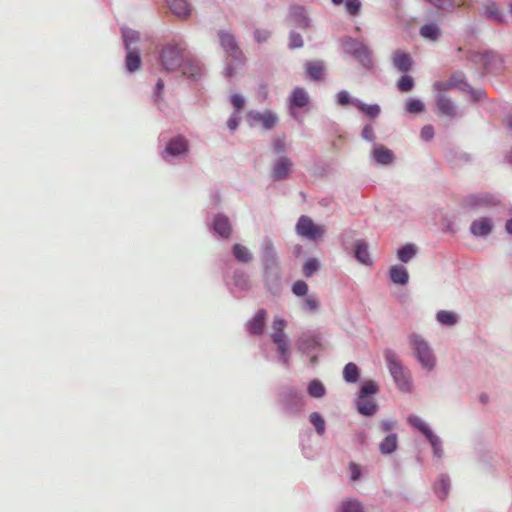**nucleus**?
<instances>
[{
  "label": "nucleus",
  "instance_id": "38",
  "mask_svg": "<svg viewBox=\"0 0 512 512\" xmlns=\"http://www.w3.org/2000/svg\"><path fill=\"white\" fill-rule=\"evenodd\" d=\"M121 35L123 40V46L125 50H135L137 47L133 46L140 40V34L138 31L133 30L129 27L121 28Z\"/></svg>",
  "mask_w": 512,
  "mask_h": 512
},
{
  "label": "nucleus",
  "instance_id": "51",
  "mask_svg": "<svg viewBox=\"0 0 512 512\" xmlns=\"http://www.w3.org/2000/svg\"><path fill=\"white\" fill-rule=\"evenodd\" d=\"M311 431H309L306 435H300V446L302 455L308 459L313 460L316 457V451L310 445Z\"/></svg>",
  "mask_w": 512,
  "mask_h": 512
},
{
  "label": "nucleus",
  "instance_id": "23",
  "mask_svg": "<svg viewBox=\"0 0 512 512\" xmlns=\"http://www.w3.org/2000/svg\"><path fill=\"white\" fill-rule=\"evenodd\" d=\"M351 253L356 261H358L360 264L365 266H372L373 261L370 257L369 245L366 240H355L352 244Z\"/></svg>",
  "mask_w": 512,
  "mask_h": 512
},
{
  "label": "nucleus",
  "instance_id": "14",
  "mask_svg": "<svg viewBox=\"0 0 512 512\" xmlns=\"http://www.w3.org/2000/svg\"><path fill=\"white\" fill-rule=\"evenodd\" d=\"M260 273L265 292L272 297H279L284 290L283 268L263 270Z\"/></svg>",
  "mask_w": 512,
  "mask_h": 512
},
{
  "label": "nucleus",
  "instance_id": "28",
  "mask_svg": "<svg viewBox=\"0 0 512 512\" xmlns=\"http://www.w3.org/2000/svg\"><path fill=\"white\" fill-rule=\"evenodd\" d=\"M393 65L394 67L402 72L408 73L412 70L413 67V59L408 52L402 50H396L393 53Z\"/></svg>",
  "mask_w": 512,
  "mask_h": 512
},
{
  "label": "nucleus",
  "instance_id": "53",
  "mask_svg": "<svg viewBox=\"0 0 512 512\" xmlns=\"http://www.w3.org/2000/svg\"><path fill=\"white\" fill-rule=\"evenodd\" d=\"M309 422L315 428L316 433L322 436L326 432V421L319 412H312L309 415Z\"/></svg>",
  "mask_w": 512,
  "mask_h": 512
},
{
  "label": "nucleus",
  "instance_id": "59",
  "mask_svg": "<svg viewBox=\"0 0 512 512\" xmlns=\"http://www.w3.org/2000/svg\"><path fill=\"white\" fill-rule=\"evenodd\" d=\"M304 45L303 38L300 33L291 30L289 33L288 48L291 50L302 48Z\"/></svg>",
  "mask_w": 512,
  "mask_h": 512
},
{
  "label": "nucleus",
  "instance_id": "46",
  "mask_svg": "<svg viewBox=\"0 0 512 512\" xmlns=\"http://www.w3.org/2000/svg\"><path fill=\"white\" fill-rule=\"evenodd\" d=\"M356 109L360 113L365 115L367 118H369L370 120L377 119L381 114V107L379 104H377V103L368 104V103H365L364 101H362L361 99H360Z\"/></svg>",
  "mask_w": 512,
  "mask_h": 512
},
{
  "label": "nucleus",
  "instance_id": "34",
  "mask_svg": "<svg viewBox=\"0 0 512 512\" xmlns=\"http://www.w3.org/2000/svg\"><path fill=\"white\" fill-rule=\"evenodd\" d=\"M355 407L357 412L364 417H372L379 410V405L373 399H355Z\"/></svg>",
  "mask_w": 512,
  "mask_h": 512
},
{
  "label": "nucleus",
  "instance_id": "8",
  "mask_svg": "<svg viewBox=\"0 0 512 512\" xmlns=\"http://www.w3.org/2000/svg\"><path fill=\"white\" fill-rule=\"evenodd\" d=\"M407 423L423 434L432 448L434 458L441 459L444 455L442 447L443 442L442 439L433 431L430 425L415 414H410L407 417Z\"/></svg>",
  "mask_w": 512,
  "mask_h": 512
},
{
  "label": "nucleus",
  "instance_id": "3",
  "mask_svg": "<svg viewBox=\"0 0 512 512\" xmlns=\"http://www.w3.org/2000/svg\"><path fill=\"white\" fill-rule=\"evenodd\" d=\"M187 44L182 38H173L163 45L159 52V63L168 72L180 69L186 56Z\"/></svg>",
  "mask_w": 512,
  "mask_h": 512
},
{
  "label": "nucleus",
  "instance_id": "37",
  "mask_svg": "<svg viewBox=\"0 0 512 512\" xmlns=\"http://www.w3.org/2000/svg\"><path fill=\"white\" fill-rule=\"evenodd\" d=\"M342 377L347 384H356L361 379V369L354 362H348L342 371Z\"/></svg>",
  "mask_w": 512,
  "mask_h": 512
},
{
  "label": "nucleus",
  "instance_id": "64",
  "mask_svg": "<svg viewBox=\"0 0 512 512\" xmlns=\"http://www.w3.org/2000/svg\"><path fill=\"white\" fill-rule=\"evenodd\" d=\"M435 130L430 124L424 125L420 131V137L423 141L429 142L434 138Z\"/></svg>",
  "mask_w": 512,
  "mask_h": 512
},
{
  "label": "nucleus",
  "instance_id": "45",
  "mask_svg": "<svg viewBox=\"0 0 512 512\" xmlns=\"http://www.w3.org/2000/svg\"><path fill=\"white\" fill-rule=\"evenodd\" d=\"M320 301L315 294H308L300 301V308L305 313L315 314L320 309Z\"/></svg>",
  "mask_w": 512,
  "mask_h": 512
},
{
  "label": "nucleus",
  "instance_id": "11",
  "mask_svg": "<svg viewBox=\"0 0 512 512\" xmlns=\"http://www.w3.org/2000/svg\"><path fill=\"white\" fill-rule=\"evenodd\" d=\"M270 339L275 345V352L278 362L288 368L291 358V341L285 333V328L272 327Z\"/></svg>",
  "mask_w": 512,
  "mask_h": 512
},
{
  "label": "nucleus",
  "instance_id": "16",
  "mask_svg": "<svg viewBox=\"0 0 512 512\" xmlns=\"http://www.w3.org/2000/svg\"><path fill=\"white\" fill-rule=\"evenodd\" d=\"M287 21L295 28L300 30H309L313 26V19L306 6L300 4H292L288 8Z\"/></svg>",
  "mask_w": 512,
  "mask_h": 512
},
{
  "label": "nucleus",
  "instance_id": "20",
  "mask_svg": "<svg viewBox=\"0 0 512 512\" xmlns=\"http://www.w3.org/2000/svg\"><path fill=\"white\" fill-rule=\"evenodd\" d=\"M478 460L483 465L485 471L494 473L500 467L503 461L502 457L491 450L481 449L478 451Z\"/></svg>",
  "mask_w": 512,
  "mask_h": 512
},
{
  "label": "nucleus",
  "instance_id": "27",
  "mask_svg": "<svg viewBox=\"0 0 512 512\" xmlns=\"http://www.w3.org/2000/svg\"><path fill=\"white\" fill-rule=\"evenodd\" d=\"M432 490L440 501H445L451 490V480L448 474L441 473L433 483Z\"/></svg>",
  "mask_w": 512,
  "mask_h": 512
},
{
  "label": "nucleus",
  "instance_id": "61",
  "mask_svg": "<svg viewBox=\"0 0 512 512\" xmlns=\"http://www.w3.org/2000/svg\"><path fill=\"white\" fill-rule=\"evenodd\" d=\"M356 236V231L353 229H345L340 235V242L342 247L347 250L349 246L353 244V240Z\"/></svg>",
  "mask_w": 512,
  "mask_h": 512
},
{
  "label": "nucleus",
  "instance_id": "25",
  "mask_svg": "<svg viewBox=\"0 0 512 512\" xmlns=\"http://www.w3.org/2000/svg\"><path fill=\"white\" fill-rule=\"evenodd\" d=\"M248 117L256 122H260L265 130H271L279 121L277 114L271 110L264 112L251 110Z\"/></svg>",
  "mask_w": 512,
  "mask_h": 512
},
{
  "label": "nucleus",
  "instance_id": "50",
  "mask_svg": "<svg viewBox=\"0 0 512 512\" xmlns=\"http://www.w3.org/2000/svg\"><path fill=\"white\" fill-rule=\"evenodd\" d=\"M405 111L411 115H418L425 111L424 102L416 97H410L405 101Z\"/></svg>",
  "mask_w": 512,
  "mask_h": 512
},
{
  "label": "nucleus",
  "instance_id": "41",
  "mask_svg": "<svg viewBox=\"0 0 512 512\" xmlns=\"http://www.w3.org/2000/svg\"><path fill=\"white\" fill-rule=\"evenodd\" d=\"M419 34L424 39L430 41H437L441 37L442 31L437 23L430 22L420 27Z\"/></svg>",
  "mask_w": 512,
  "mask_h": 512
},
{
  "label": "nucleus",
  "instance_id": "9",
  "mask_svg": "<svg viewBox=\"0 0 512 512\" xmlns=\"http://www.w3.org/2000/svg\"><path fill=\"white\" fill-rule=\"evenodd\" d=\"M207 226L209 231L218 240H229L233 233V226L230 218L223 212L206 213Z\"/></svg>",
  "mask_w": 512,
  "mask_h": 512
},
{
  "label": "nucleus",
  "instance_id": "29",
  "mask_svg": "<svg viewBox=\"0 0 512 512\" xmlns=\"http://www.w3.org/2000/svg\"><path fill=\"white\" fill-rule=\"evenodd\" d=\"M125 71L133 74L142 66V57L139 49L125 50Z\"/></svg>",
  "mask_w": 512,
  "mask_h": 512
},
{
  "label": "nucleus",
  "instance_id": "5",
  "mask_svg": "<svg viewBox=\"0 0 512 512\" xmlns=\"http://www.w3.org/2000/svg\"><path fill=\"white\" fill-rule=\"evenodd\" d=\"M408 339L413 356L423 369L432 371L436 366V357L429 343L417 333H411Z\"/></svg>",
  "mask_w": 512,
  "mask_h": 512
},
{
  "label": "nucleus",
  "instance_id": "36",
  "mask_svg": "<svg viewBox=\"0 0 512 512\" xmlns=\"http://www.w3.org/2000/svg\"><path fill=\"white\" fill-rule=\"evenodd\" d=\"M171 12L179 18L186 19L191 14V8L187 0H166Z\"/></svg>",
  "mask_w": 512,
  "mask_h": 512
},
{
  "label": "nucleus",
  "instance_id": "33",
  "mask_svg": "<svg viewBox=\"0 0 512 512\" xmlns=\"http://www.w3.org/2000/svg\"><path fill=\"white\" fill-rule=\"evenodd\" d=\"M325 64L321 60L307 61L305 63V72L309 80L320 81L323 78Z\"/></svg>",
  "mask_w": 512,
  "mask_h": 512
},
{
  "label": "nucleus",
  "instance_id": "42",
  "mask_svg": "<svg viewBox=\"0 0 512 512\" xmlns=\"http://www.w3.org/2000/svg\"><path fill=\"white\" fill-rule=\"evenodd\" d=\"M293 163L294 162H275L271 173L272 180L278 182L286 179L289 172L292 170Z\"/></svg>",
  "mask_w": 512,
  "mask_h": 512
},
{
  "label": "nucleus",
  "instance_id": "26",
  "mask_svg": "<svg viewBox=\"0 0 512 512\" xmlns=\"http://www.w3.org/2000/svg\"><path fill=\"white\" fill-rule=\"evenodd\" d=\"M388 278L391 283L406 286L409 283V272L403 264H394L389 267Z\"/></svg>",
  "mask_w": 512,
  "mask_h": 512
},
{
  "label": "nucleus",
  "instance_id": "62",
  "mask_svg": "<svg viewBox=\"0 0 512 512\" xmlns=\"http://www.w3.org/2000/svg\"><path fill=\"white\" fill-rule=\"evenodd\" d=\"M345 10L352 16L358 15L361 11L362 3L360 0H344Z\"/></svg>",
  "mask_w": 512,
  "mask_h": 512
},
{
  "label": "nucleus",
  "instance_id": "6",
  "mask_svg": "<svg viewBox=\"0 0 512 512\" xmlns=\"http://www.w3.org/2000/svg\"><path fill=\"white\" fill-rule=\"evenodd\" d=\"M298 352L309 357L310 366L318 364V355L322 350V336L318 332H304L296 340Z\"/></svg>",
  "mask_w": 512,
  "mask_h": 512
},
{
  "label": "nucleus",
  "instance_id": "22",
  "mask_svg": "<svg viewBox=\"0 0 512 512\" xmlns=\"http://www.w3.org/2000/svg\"><path fill=\"white\" fill-rule=\"evenodd\" d=\"M494 228L493 221L488 216H482L472 221L470 225V233L477 238H486Z\"/></svg>",
  "mask_w": 512,
  "mask_h": 512
},
{
  "label": "nucleus",
  "instance_id": "10",
  "mask_svg": "<svg viewBox=\"0 0 512 512\" xmlns=\"http://www.w3.org/2000/svg\"><path fill=\"white\" fill-rule=\"evenodd\" d=\"M260 271L282 268L278 251L273 240L264 236L259 245Z\"/></svg>",
  "mask_w": 512,
  "mask_h": 512
},
{
  "label": "nucleus",
  "instance_id": "54",
  "mask_svg": "<svg viewBox=\"0 0 512 512\" xmlns=\"http://www.w3.org/2000/svg\"><path fill=\"white\" fill-rule=\"evenodd\" d=\"M309 164L311 166L308 168V170L317 177H324L328 175L332 170L330 162H309Z\"/></svg>",
  "mask_w": 512,
  "mask_h": 512
},
{
  "label": "nucleus",
  "instance_id": "7",
  "mask_svg": "<svg viewBox=\"0 0 512 512\" xmlns=\"http://www.w3.org/2000/svg\"><path fill=\"white\" fill-rule=\"evenodd\" d=\"M343 51L353 57L361 66L370 69L372 63V52L366 44L351 36H345L341 40Z\"/></svg>",
  "mask_w": 512,
  "mask_h": 512
},
{
  "label": "nucleus",
  "instance_id": "48",
  "mask_svg": "<svg viewBox=\"0 0 512 512\" xmlns=\"http://www.w3.org/2000/svg\"><path fill=\"white\" fill-rule=\"evenodd\" d=\"M482 14L487 19H492L498 24L506 23L505 15L498 9L497 5L494 2L485 6Z\"/></svg>",
  "mask_w": 512,
  "mask_h": 512
},
{
  "label": "nucleus",
  "instance_id": "56",
  "mask_svg": "<svg viewBox=\"0 0 512 512\" xmlns=\"http://www.w3.org/2000/svg\"><path fill=\"white\" fill-rule=\"evenodd\" d=\"M291 291L296 297L303 298L308 295L309 286L304 280L298 279L293 282Z\"/></svg>",
  "mask_w": 512,
  "mask_h": 512
},
{
  "label": "nucleus",
  "instance_id": "13",
  "mask_svg": "<svg viewBox=\"0 0 512 512\" xmlns=\"http://www.w3.org/2000/svg\"><path fill=\"white\" fill-rule=\"evenodd\" d=\"M217 34L219 45L224 50L225 54L229 56L236 65H244L245 56L238 45L236 37L226 30H219Z\"/></svg>",
  "mask_w": 512,
  "mask_h": 512
},
{
  "label": "nucleus",
  "instance_id": "18",
  "mask_svg": "<svg viewBox=\"0 0 512 512\" xmlns=\"http://www.w3.org/2000/svg\"><path fill=\"white\" fill-rule=\"evenodd\" d=\"M179 70L191 82L200 81L205 74L204 65L195 57L189 56H186Z\"/></svg>",
  "mask_w": 512,
  "mask_h": 512
},
{
  "label": "nucleus",
  "instance_id": "35",
  "mask_svg": "<svg viewBox=\"0 0 512 512\" xmlns=\"http://www.w3.org/2000/svg\"><path fill=\"white\" fill-rule=\"evenodd\" d=\"M436 106L439 113L448 117L456 116V105L452 99L444 94H438L436 97Z\"/></svg>",
  "mask_w": 512,
  "mask_h": 512
},
{
  "label": "nucleus",
  "instance_id": "40",
  "mask_svg": "<svg viewBox=\"0 0 512 512\" xmlns=\"http://www.w3.org/2000/svg\"><path fill=\"white\" fill-rule=\"evenodd\" d=\"M306 392L311 398L321 399L326 396L327 389L320 379L314 378L308 382Z\"/></svg>",
  "mask_w": 512,
  "mask_h": 512
},
{
  "label": "nucleus",
  "instance_id": "55",
  "mask_svg": "<svg viewBox=\"0 0 512 512\" xmlns=\"http://www.w3.org/2000/svg\"><path fill=\"white\" fill-rule=\"evenodd\" d=\"M415 86V81L412 76L404 73L396 82V87L400 92H410Z\"/></svg>",
  "mask_w": 512,
  "mask_h": 512
},
{
  "label": "nucleus",
  "instance_id": "19",
  "mask_svg": "<svg viewBox=\"0 0 512 512\" xmlns=\"http://www.w3.org/2000/svg\"><path fill=\"white\" fill-rule=\"evenodd\" d=\"M310 102L309 95L307 91L302 87H296L292 90L288 97V107L291 117L297 119L298 113L296 112V108H303L307 106Z\"/></svg>",
  "mask_w": 512,
  "mask_h": 512
},
{
  "label": "nucleus",
  "instance_id": "24",
  "mask_svg": "<svg viewBox=\"0 0 512 512\" xmlns=\"http://www.w3.org/2000/svg\"><path fill=\"white\" fill-rule=\"evenodd\" d=\"M189 150V143L182 135L172 137L166 144L164 152L172 157H178L186 154Z\"/></svg>",
  "mask_w": 512,
  "mask_h": 512
},
{
  "label": "nucleus",
  "instance_id": "32",
  "mask_svg": "<svg viewBox=\"0 0 512 512\" xmlns=\"http://www.w3.org/2000/svg\"><path fill=\"white\" fill-rule=\"evenodd\" d=\"M419 252V248L415 243L407 242L400 245L396 250V257L401 263L410 262Z\"/></svg>",
  "mask_w": 512,
  "mask_h": 512
},
{
  "label": "nucleus",
  "instance_id": "63",
  "mask_svg": "<svg viewBox=\"0 0 512 512\" xmlns=\"http://www.w3.org/2000/svg\"><path fill=\"white\" fill-rule=\"evenodd\" d=\"M230 102L234 106L235 112L239 113L243 109L246 100L241 94L234 93L230 97Z\"/></svg>",
  "mask_w": 512,
  "mask_h": 512
},
{
  "label": "nucleus",
  "instance_id": "30",
  "mask_svg": "<svg viewBox=\"0 0 512 512\" xmlns=\"http://www.w3.org/2000/svg\"><path fill=\"white\" fill-rule=\"evenodd\" d=\"M380 391V387L375 380L365 379L361 382L356 399H372Z\"/></svg>",
  "mask_w": 512,
  "mask_h": 512
},
{
  "label": "nucleus",
  "instance_id": "31",
  "mask_svg": "<svg viewBox=\"0 0 512 512\" xmlns=\"http://www.w3.org/2000/svg\"><path fill=\"white\" fill-rule=\"evenodd\" d=\"M230 252L235 261L240 264H249L253 260V253L243 244L234 243Z\"/></svg>",
  "mask_w": 512,
  "mask_h": 512
},
{
  "label": "nucleus",
  "instance_id": "4",
  "mask_svg": "<svg viewBox=\"0 0 512 512\" xmlns=\"http://www.w3.org/2000/svg\"><path fill=\"white\" fill-rule=\"evenodd\" d=\"M384 359L391 377L397 388L403 393H410L413 389V382L410 372L404 367L391 349L384 351Z\"/></svg>",
  "mask_w": 512,
  "mask_h": 512
},
{
  "label": "nucleus",
  "instance_id": "1",
  "mask_svg": "<svg viewBox=\"0 0 512 512\" xmlns=\"http://www.w3.org/2000/svg\"><path fill=\"white\" fill-rule=\"evenodd\" d=\"M222 281L234 299H242L252 289L250 275L241 267H233L228 257L219 260Z\"/></svg>",
  "mask_w": 512,
  "mask_h": 512
},
{
  "label": "nucleus",
  "instance_id": "52",
  "mask_svg": "<svg viewBox=\"0 0 512 512\" xmlns=\"http://www.w3.org/2000/svg\"><path fill=\"white\" fill-rule=\"evenodd\" d=\"M372 160H394V152L382 144H374Z\"/></svg>",
  "mask_w": 512,
  "mask_h": 512
},
{
  "label": "nucleus",
  "instance_id": "12",
  "mask_svg": "<svg viewBox=\"0 0 512 512\" xmlns=\"http://www.w3.org/2000/svg\"><path fill=\"white\" fill-rule=\"evenodd\" d=\"M295 231L298 236L312 242L321 240L325 234V229L322 225L317 224L311 217L301 215L296 223Z\"/></svg>",
  "mask_w": 512,
  "mask_h": 512
},
{
  "label": "nucleus",
  "instance_id": "60",
  "mask_svg": "<svg viewBox=\"0 0 512 512\" xmlns=\"http://www.w3.org/2000/svg\"><path fill=\"white\" fill-rule=\"evenodd\" d=\"M273 151L278 155L277 160H289L286 156H284L285 152V137H277L273 142Z\"/></svg>",
  "mask_w": 512,
  "mask_h": 512
},
{
  "label": "nucleus",
  "instance_id": "58",
  "mask_svg": "<svg viewBox=\"0 0 512 512\" xmlns=\"http://www.w3.org/2000/svg\"><path fill=\"white\" fill-rule=\"evenodd\" d=\"M164 88H165V83L161 78H159L156 81V83L153 87V91H152V101L157 106H159V104L163 100Z\"/></svg>",
  "mask_w": 512,
  "mask_h": 512
},
{
  "label": "nucleus",
  "instance_id": "17",
  "mask_svg": "<svg viewBox=\"0 0 512 512\" xmlns=\"http://www.w3.org/2000/svg\"><path fill=\"white\" fill-rule=\"evenodd\" d=\"M468 57L472 63L476 64L481 62L485 71H490L493 68H500L503 64L501 55L492 49L484 51H470Z\"/></svg>",
  "mask_w": 512,
  "mask_h": 512
},
{
  "label": "nucleus",
  "instance_id": "49",
  "mask_svg": "<svg viewBox=\"0 0 512 512\" xmlns=\"http://www.w3.org/2000/svg\"><path fill=\"white\" fill-rule=\"evenodd\" d=\"M321 268V262L316 257H309L302 266V273L306 278L314 276Z\"/></svg>",
  "mask_w": 512,
  "mask_h": 512
},
{
  "label": "nucleus",
  "instance_id": "57",
  "mask_svg": "<svg viewBox=\"0 0 512 512\" xmlns=\"http://www.w3.org/2000/svg\"><path fill=\"white\" fill-rule=\"evenodd\" d=\"M464 77L465 75L462 72L453 73L443 84L442 89L451 90L457 88L458 86L461 85V81L463 80Z\"/></svg>",
  "mask_w": 512,
  "mask_h": 512
},
{
  "label": "nucleus",
  "instance_id": "43",
  "mask_svg": "<svg viewBox=\"0 0 512 512\" xmlns=\"http://www.w3.org/2000/svg\"><path fill=\"white\" fill-rule=\"evenodd\" d=\"M335 512H365L363 503L355 498H346L336 507Z\"/></svg>",
  "mask_w": 512,
  "mask_h": 512
},
{
  "label": "nucleus",
  "instance_id": "47",
  "mask_svg": "<svg viewBox=\"0 0 512 512\" xmlns=\"http://www.w3.org/2000/svg\"><path fill=\"white\" fill-rule=\"evenodd\" d=\"M437 322L444 327H452L459 321V316L450 310H439L435 316Z\"/></svg>",
  "mask_w": 512,
  "mask_h": 512
},
{
  "label": "nucleus",
  "instance_id": "2",
  "mask_svg": "<svg viewBox=\"0 0 512 512\" xmlns=\"http://www.w3.org/2000/svg\"><path fill=\"white\" fill-rule=\"evenodd\" d=\"M280 413L288 419H300L305 412L306 399L303 392L292 385H283L277 392Z\"/></svg>",
  "mask_w": 512,
  "mask_h": 512
},
{
  "label": "nucleus",
  "instance_id": "15",
  "mask_svg": "<svg viewBox=\"0 0 512 512\" xmlns=\"http://www.w3.org/2000/svg\"><path fill=\"white\" fill-rule=\"evenodd\" d=\"M463 207L470 210H478L480 208H493L501 204L498 195L491 192L471 193L466 195L463 200Z\"/></svg>",
  "mask_w": 512,
  "mask_h": 512
},
{
  "label": "nucleus",
  "instance_id": "44",
  "mask_svg": "<svg viewBox=\"0 0 512 512\" xmlns=\"http://www.w3.org/2000/svg\"><path fill=\"white\" fill-rule=\"evenodd\" d=\"M359 101L360 99L358 97L351 95V93L345 89L338 91L335 95V103L340 107L353 106L356 108Z\"/></svg>",
  "mask_w": 512,
  "mask_h": 512
},
{
  "label": "nucleus",
  "instance_id": "21",
  "mask_svg": "<svg viewBox=\"0 0 512 512\" xmlns=\"http://www.w3.org/2000/svg\"><path fill=\"white\" fill-rule=\"evenodd\" d=\"M267 311L259 308L251 319L246 323V330L250 335L260 336L265 331Z\"/></svg>",
  "mask_w": 512,
  "mask_h": 512
},
{
  "label": "nucleus",
  "instance_id": "39",
  "mask_svg": "<svg viewBox=\"0 0 512 512\" xmlns=\"http://www.w3.org/2000/svg\"><path fill=\"white\" fill-rule=\"evenodd\" d=\"M398 449L397 433H389L380 443L379 452L382 455H391Z\"/></svg>",
  "mask_w": 512,
  "mask_h": 512
}]
</instances>
